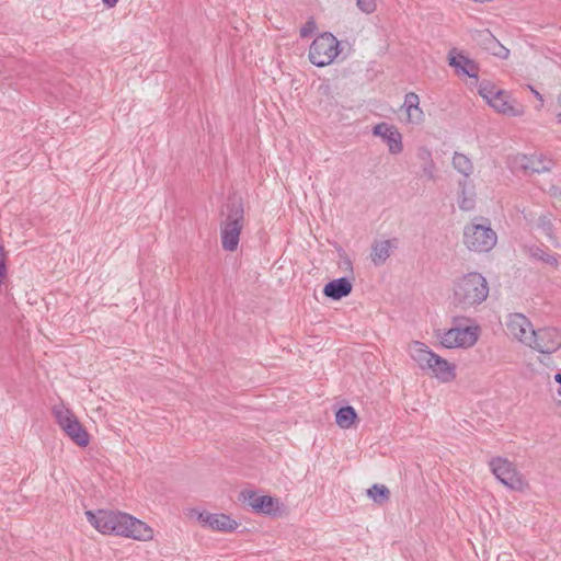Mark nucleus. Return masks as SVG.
Segmentation results:
<instances>
[{
    "mask_svg": "<svg viewBox=\"0 0 561 561\" xmlns=\"http://www.w3.org/2000/svg\"><path fill=\"white\" fill-rule=\"evenodd\" d=\"M104 4L107 7V8H113L116 5V3L118 2V0H103Z\"/></svg>",
    "mask_w": 561,
    "mask_h": 561,
    "instance_id": "37",
    "label": "nucleus"
},
{
    "mask_svg": "<svg viewBox=\"0 0 561 561\" xmlns=\"http://www.w3.org/2000/svg\"><path fill=\"white\" fill-rule=\"evenodd\" d=\"M89 523L104 535H116L135 540L147 541L153 537V530L142 520L119 511L99 510L85 512Z\"/></svg>",
    "mask_w": 561,
    "mask_h": 561,
    "instance_id": "1",
    "label": "nucleus"
},
{
    "mask_svg": "<svg viewBox=\"0 0 561 561\" xmlns=\"http://www.w3.org/2000/svg\"><path fill=\"white\" fill-rule=\"evenodd\" d=\"M51 412L56 423L60 426L61 430L67 427V424H70L72 420L77 419L73 412L64 403L54 405Z\"/></svg>",
    "mask_w": 561,
    "mask_h": 561,
    "instance_id": "23",
    "label": "nucleus"
},
{
    "mask_svg": "<svg viewBox=\"0 0 561 561\" xmlns=\"http://www.w3.org/2000/svg\"><path fill=\"white\" fill-rule=\"evenodd\" d=\"M407 112V122L408 123H411V124H420L423 122L424 119V113L422 111V108L419 106L416 107H412V108H408L405 110Z\"/></svg>",
    "mask_w": 561,
    "mask_h": 561,
    "instance_id": "30",
    "label": "nucleus"
},
{
    "mask_svg": "<svg viewBox=\"0 0 561 561\" xmlns=\"http://www.w3.org/2000/svg\"><path fill=\"white\" fill-rule=\"evenodd\" d=\"M556 162L552 158L541 153L523 154L519 153L514 158V167L524 171L526 174L550 172Z\"/></svg>",
    "mask_w": 561,
    "mask_h": 561,
    "instance_id": "8",
    "label": "nucleus"
},
{
    "mask_svg": "<svg viewBox=\"0 0 561 561\" xmlns=\"http://www.w3.org/2000/svg\"><path fill=\"white\" fill-rule=\"evenodd\" d=\"M489 467L496 479L511 490L522 491L526 482L516 466L503 457H493Z\"/></svg>",
    "mask_w": 561,
    "mask_h": 561,
    "instance_id": "7",
    "label": "nucleus"
},
{
    "mask_svg": "<svg viewBox=\"0 0 561 561\" xmlns=\"http://www.w3.org/2000/svg\"><path fill=\"white\" fill-rule=\"evenodd\" d=\"M526 250L530 257L541 261L554 268L559 266L558 255L556 253L547 252L543 248L538 245H529Z\"/></svg>",
    "mask_w": 561,
    "mask_h": 561,
    "instance_id": "21",
    "label": "nucleus"
},
{
    "mask_svg": "<svg viewBox=\"0 0 561 561\" xmlns=\"http://www.w3.org/2000/svg\"><path fill=\"white\" fill-rule=\"evenodd\" d=\"M477 219L467 224L463 228V244L468 250L486 253L490 252L497 242V234L491 228L488 219H482L483 222L479 224Z\"/></svg>",
    "mask_w": 561,
    "mask_h": 561,
    "instance_id": "4",
    "label": "nucleus"
},
{
    "mask_svg": "<svg viewBox=\"0 0 561 561\" xmlns=\"http://www.w3.org/2000/svg\"><path fill=\"white\" fill-rule=\"evenodd\" d=\"M62 431L78 446L85 447L89 444V435L78 419L72 420Z\"/></svg>",
    "mask_w": 561,
    "mask_h": 561,
    "instance_id": "20",
    "label": "nucleus"
},
{
    "mask_svg": "<svg viewBox=\"0 0 561 561\" xmlns=\"http://www.w3.org/2000/svg\"><path fill=\"white\" fill-rule=\"evenodd\" d=\"M357 419L356 411L353 407L346 405L337 410L335 414V423L341 428H350Z\"/></svg>",
    "mask_w": 561,
    "mask_h": 561,
    "instance_id": "25",
    "label": "nucleus"
},
{
    "mask_svg": "<svg viewBox=\"0 0 561 561\" xmlns=\"http://www.w3.org/2000/svg\"><path fill=\"white\" fill-rule=\"evenodd\" d=\"M506 325L510 335L525 345H530L535 330L531 322L524 314H511Z\"/></svg>",
    "mask_w": 561,
    "mask_h": 561,
    "instance_id": "11",
    "label": "nucleus"
},
{
    "mask_svg": "<svg viewBox=\"0 0 561 561\" xmlns=\"http://www.w3.org/2000/svg\"><path fill=\"white\" fill-rule=\"evenodd\" d=\"M352 283L346 277H340L333 280H330L323 288V294L333 299L340 300L343 297L348 296L352 293Z\"/></svg>",
    "mask_w": 561,
    "mask_h": 561,
    "instance_id": "17",
    "label": "nucleus"
},
{
    "mask_svg": "<svg viewBox=\"0 0 561 561\" xmlns=\"http://www.w3.org/2000/svg\"><path fill=\"white\" fill-rule=\"evenodd\" d=\"M356 5L366 14H370L377 9L376 0H356Z\"/></svg>",
    "mask_w": 561,
    "mask_h": 561,
    "instance_id": "31",
    "label": "nucleus"
},
{
    "mask_svg": "<svg viewBox=\"0 0 561 561\" xmlns=\"http://www.w3.org/2000/svg\"><path fill=\"white\" fill-rule=\"evenodd\" d=\"M244 226V209L241 202L227 206L226 219L221 222V245L224 250L236 251Z\"/></svg>",
    "mask_w": 561,
    "mask_h": 561,
    "instance_id": "5",
    "label": "nucleus"
},
{
    "mask_svg": "<svg viewBox=\"0 0 561 561\" xmlns=\"http://www.w3.org/2000/svg\"><path fill=\"white\" fill-rule=\"evenodd\" d=\"M243 503L249 505L253 512L275 515L278 510V501L270 495H259L256 492L245 490L241 492Z\"/></svg>",
    "mask_w": 561,
    "mask_h": 561,
    "instance_id": "12",
    "label": "nucleus"
},
{
    "mask_svg": "<svg viewBox=\"0 0 561 561\" xmlns=\"http://www.w3.org/2000/svg\"><path fill=\"white\" fill-rule=\"evenodd\" d=\"M453 167L468 180L473 172V163L469 157L463 153L455 152L453 157Z\"/></svg>",
    "mask_w": 561,
    "mask_h": 561,
    "instance_id": "24",
    "label": "nucleus"
},
{
    "mask_svg": "<svg viewBox=\"0 0 561 561\" xmlns=\"http://www.w3.org/2000/svg\"><path fill=\"white\" fill-rule=\"evenodd\" d=\"M423 174L426 175L430 180L434 179V172H435V163L434 161H430L424 163L422 167Z\"/></svg>",
    "mask_w": 561,
    "mask_h": 561,
    "instance_id": "35",
    "label": "nucleus"
},
{
    "mask_svg": "<svg viewBox=\"0 0 561 561\" xmlns=\"http://www.w3.org/2000/svg\"><path fill=\"white\" fill-rule=\"evenodd\" d=\"M533 92H534V94H535L538 99H540V100L542 99V98H541V95H540V93H539L538 91L533 90Z\"/></svg>",
    "mask_w": 561,
    "mask_h": 561,
    "instance_id": "39",
    "label": "nucleus"
},
{
    "mask_svg": "<svg viewBox=\"0 0 561 561\" xmlns=\"http://www.w3.org/2000/svg\"><path fill=\"white\" fill-rule=\"evenodd\" d=\"M488 296V280L482 274L478 272H470L465 274L454 282V304L461 310L476 308L485 301Z\"/></svg>",
    "mask_w": 561,
    "mask_h": 561,
    "instance_id": "2",
    "label": "nucleus"
},
{
    "mask_svg": "<svg viewBox=\"0 0 561 561\" xmlns=\"http://www.w3.org/2000/svg\"><path fill=\"white\" fill-rule=\"evenodd\" d=\"M472 38L486 51L502 59L510 56V49L503 46L489 30L476 31Z\"/></svg>",
    "mask_w": 561,
    "mask_h": 561,
    "instance_id": "14",
    "label": "nucleus"
},
{
    "mask_svg": "<svg viewBox=\"0 0 561 561\" xmlns=\"http://www.w3.org/2000/svg\"><path fill=\"white\" fill-rule=\"evenodd\" d=\"M427 371L442 382H450L456 378V365L439 355H436Z\"/></svg>",
    "mask_w": 561,
    "mask_h": 561,
    "instance_id": "16",
    "label": "nucleus"
},
{
    "mask_svg": "<svg viewBox=\"0 0 561 561\" xmlns=\"http://www.w3.org/2000/svg\"><path fill=\"white\" fill-rule=\"evenodd\" d=\"M5 260H7V253L4 251V248L0 244V285L2 284L3 278L7 275Z\"/></svg>",
    "mask_w": 561,
    "mask_h": 561,
    "instance_id": "34",
    "label": "nucleus"
},
{
    "mask_svg": "<svg viewBox=\"0 0 561 561\" xmlns=\"http://www.w3.org/2000/svg\"><path fill=\"white\" fill-rule=\"evenodd\" d=\"M197 519L203 527L222 533H231L238 527V523L226 514L201 512Z\"/></svg>",
    "mask_w": 561,
    "mask_h": 561,
    "instance_id": "13",
    "label": "nucleus"
},
{
    "mask_svg": "<svg viewBox=\"0 0 561 561\" xmlns=\"http://www.w3.org/2000/svg\"><path fill=\"white\" fill-rule=\"evenodd\" d=\"M459 196H458V206L462 210H471L476 205V191L474 185L469 180L459 181Z\"/></svg>",
    "mask_w": 561,
    "mask_h": 561,
    "instance_id": "19",
    "label": "nucleus"
},
{
    "mask_svg": "<svg viewBox=\"0 0 561 561\" xmlns=\"http://www.w3.org/2000/svg\"><path fill=\"white\" fill-rule=\"evenodd\" d=\"M317 28V24L313 19H309L300 28V36L308 37L310 36Z\"/></svg>",
    "mask_w": 561,
    "mask_h": 561,
    "instance_id": "33",
    "label": "nucleus"
},
{
    "mask_svg": "<svg viewBox=\"0 0 561 561\" xmlns=\"http://www.w3.org/2000/svg\"><path fill=\"white\" fill-rule=\"evenodd\" d=\"M408 353L422 370H427L437 355L420 341H412L408 346Z\"/></svg>",
    "mask_w": 561,
    "mask_h": 561,
    "instance_id": "15",
    "label": "nucleus"
},
{
    "mask_svg": "<svg viewBox=\"0 0 561 561\" xmlns=\"http://www.w3.org/2000/svg\"><path fill=\"white\" fill-rule=\"evenodd\" d=\"M554 380H556L558 383H560V385H561V374H560V373H557V374L554 375ZM558 394L561 397V389H560V390H558Z\"/></svg>",
    "mask_w": 561,
    "mask_h": 561,
    "instance_id": "38",
    "label": "nucleus"
},
{
    "mask_svg": "<svg viewBox=\"0 0 561 561\" xmlns=\"http://www.w3.org/2000/svg\"><path fill=\"white\" fill-rule=\"evenodd\" d=\"M496 112L508 116H520L524 110L520 105L515 106L511 96L504 91L500 90L495 100L490 104Z\"/></svg>",
    "mask_w": 561,
    "mask_h": 561,
    "instance_id": "18",
    "label": "nucleus"
},
{
    "mask_svg": "<svg viewBox=\"0 0 561 561\" xmlns=\"http://www.w3.org/2000/svg\"><path fill=\"white\" fill-rule=\"evenodd\" d=\"M391 248L392 244L390 240L376 242L371 248L370 254L374 264H383L386 260L390 256Z\"/></svg>",
    "mask_w": 561,
    "mask_h": 561,
    "instance_id": "22",
    "label": "nucleus"
},
{
    "mask_svg": "<svg viewBox=\"0 0 561 561\" xmlns=\"http://www.w3.org/2000/svg\"><path fill=\"white\" fill-rule=\"evenodd\" d=\"M417 158L424 161V163L433 161L432 153L427 148H420L417 151Z\"/></svg>",
    "mask_w": 561,
    "mask_h": 561,
    "instance_id": "36",
    "label": "nucleus"
},
{
    "mask_svg": "<svg viewBox=\"0 0 561 561\" xmlns=\"http://www.w3.org/2000/svg\"><path fill=\"white\" fill-rule=\"evenodd\" d=\"M385 142L387 144L388 150L391 154H399L403 150L402 135L398 128L390 133V136Z\"/></svg>",
    "mask_w": 561,
    "mask_h": 561,
    "instance_id": "27",
    "label": "nucleus"
},
{
    "mask_svg": "<svg viewBox=\"0 0 561 561\" xmlns=\"http://www.w3.org/2000/svg\"><path fill=\"white\" fill-rule=\"evenodd\" d=\"M529 347L542 354L557 352L561 347V331L557 328L535 330L534 340H531Z\"/></svg>",
    "mask_w": 561,
    "mask_h": 561,
    "instance_id": "9",
    "label": "nucleus"
},
{
    "mask_svg": "<svg viewBox=\"0 0 561 561\" xmlns=\"http://www.w3.org/2000/svg\"><path fill=\"white\" fill-rule=\"evenodd\" d=\"M466 318L454 317L453 327L445 331H438L436 337L445 348H469L473 346L478 339L480 328L478 325L461 327V321ZM469 319H467L468 321Z\"/></svg>",
    "mask_w": 561,
    "mask_h": 561,
    "instance_id": "3",
    "label": "nucleus"
},
{
    "mask_svg": "<svg viewBox=\"0 0 561 561\" xmlns=\"http://www.w3.org/2000/svg\"><path fill=\"white\" fill-rule=\"evenodd\" d=\"M341 53L340 42L331 33L318 35L309 47V60L317 67H325L334 61Z\"/></svg>",
    "mask_w": 561,
    "mask_h": 561,
    "instance_id": "6",
    "label": "nucleus"
},
{
    "mask_svg": "<svg viewBox=\"0 0 561 561\" xmlns=\"http://www.w3.org/2000/svg\"><path fill=\"white\" fill-rule=\"evenodd\" d=\"M448 64L454 68L458 77H469L474 80L479 78V66L478 64L465 55L457 48H453L448 53Z\"/></svg>",
    "mask_w": 561,
    "mask_h": 561,
    "instance_id": "10",
    "label": "nucleus"
},
{
    "mask_svg": "<svg viewBox=\"0 0 561 561\" xmlns=\"http://www.w3.org/2000/svg\"><path fill=\"white\" fill-rule=\"evenodd\" d=\"M497 92H500V90L489 82H482L479 87V94L488 102L489 105L495 100Z\"/></svg>",
    "mask_w": 561,
    "mask_h": 561,
    "instance_id": "28",
    "label": "nucleus"
},
{
    "mask_svg": "<svg viewBox=\"0 0 561 561\" xmlns=\"http://www.w3.org/2000/svg\"><path fill=\"white\" fill-rule=\"evenodd\" d=\"M393 129H397V127L382 122L374 126L373 135L381 137L386 141Z\"/></svg>",
    "mask_w": 561,
    "mask_h": 561,
    "instance_id": "29",
    "label": "nucleus"
},
{
    "mask_svg": "<svg viewBox=\"0 0 561 561\" xmlns=\"http://www.w3.org/2000/svg\"><path fill=\"white\" fill-rule=\"evenodd\" d=\"M367 495L377 504L387 503L390 499V491L383 484H374L367 490Z\"/></svg>",
    "mask_w": 561,
    "mask_h": 561,
    "instance_id": "26",
    "label": "nucleus"
},
{
    "mask_svg": "<svg viewBox=\"0 0 561 561\" xmlns=\"http://www.w3.org/2000/svg\"><path fill=\"white\" fill-rule=\"evenodd\" d=\"M560 116H561V113H560Z\"/></svg>",
    "mask_w": 561,
    "mask_h": 561,
    "instance_id": "40",
    "label": "nucleus"
},
{
    "mask_svg": "<svg viewBox=\"0 0 561 561\" xmlns=\"http://www.w3.org/2000/svg\"><path fill=\"white\" fill-rule=\"evenodd\" d=\"M419 105H420V98L416 93L409 92L405 94L403 105H402V107L404 110L416 107Z\"/></svg>",
    "mask_w": 561,
    "mask_h": 561,
    "instance_id": "32",
    "label": "nucleus"
}]
</instances>
